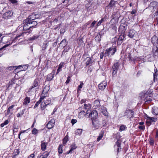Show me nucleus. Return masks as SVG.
Returning a JSON list of instances; mask_svg holds the SVG:
<instances>
[{"label": "nucleus", "mask_w": 158, "mask_h": 158, "mask_svg": "<svg viewBox=\"0 0 158 158\" xmlns=\"http://www.w3.org/2000/svg\"><path fill=\"white\" fill-rule=\"evenodd\" d=\"M39 80L38 79H35L34 81L33 82L32 85V86L29 88L27 93L28 95H30L32 93L34 92V88L35 89V92L37 91V89L39 88V83H38Z\"/></svg>", "instance_id": "f257e3e1"}, {"label": "nucleus", "mask_w": 158, "mask_h": 158, "mask_svg": "<svg viewBox=\"0 0 158 158\" xmlns=\"http://www.w3.org/2000/svg\"><path fill=\"white\" fill-rule=\"evenodd\" d=\"M151 41L153 44V52H154L155 55L158 52V38L156 36L154 35L151 38Z\"/></svg>", "instance_id": "f03ea898"}, {"label": "nucleus", "mask_w": 158, "mask_h": 158, "mask_svg": "<svg viewBox=\"0 0 158 158\" xmlns=\"http://www.w3.org/2000/svg\"><path fill=\"white\" fill-rule=\"evenodd\" d=\"M29 20L25 19L23 21V23L24 24L23 26V29L25 31L22 33L23 34H28L31 32V27L30 26L28 22Z\"/></svg>", "instance_id": "7ed1b4c3"}, {"label": "nucleus", "mask_w": 158, "mask_h": 158, "mask_svg": "<svg viewBox=\"0 0 158 158\" xmlns=\"http://www.w3.org/2000/svg\"><path fill=\"white\" fill-rule=\"evenodd\" d=\"M2 16L3 18L7 19H10L13 15V12L11 10H6V7H5L2 11Z\"/></svg>", "instance_id": "20e7f679"}, {"label": "nucleus", "mask_w": 158, "mask_h": 158, "mask_svg": "<svg viewBox=\"0 0 158 158\" xmlns=\"http://www.w3.org/2000/svg\"><path fill=\"white\" fill-rule=\"evenodd\" d=\"M116 51V47H111L106 49L105 55L106 56H107L108 57H110L114 55Z\"/></svg>", "instance_id": "39448f33"}, {"label": "nucleus", "mask_w": 158, "mask_h": 158, "mask_svg": "<svg viewBox=\"0 0 158 158\" xmlns=\"http://www.w3.org/2000/svg\"><path fill=\"white\" fill-rule=\"evenodd\" d=\"M98 116L97 112L95 110L92 111L89 114V117L91 118L92 120L97 119Z\"/></svg>", "instance_id": "423d86ee"}, {"label": "nucleus", "mask_w": 158, "mask_h": 158, "mask_svg": "<svg viewBox=\"0 0 158 158\" xmlns=\"http://www.w3.org/2000/svg\"><path fill=\"white\" fill-rule=\"evenodd\" d=\"M134 111L131 110H126L124 113V116L127 118H133L134 115Z\"/></svg>", "instance_id": "0eeeda50"}, {"label": "nucleus", "mask_w": 158, "mask_h": 158, "mask_svg": "<svg viewBox=\"0 0 158 158\" xmlns=\"http://www.w3.org/2000/svg\"><path fill=\"white\" fill-rule=\"evenodd\" d=\"M127 24L124 23H121L119 28V31L122 33H124L127 28Z\"/></svg>", "instance_id": "6e6552de"}, {"label": "nucleus", "mask_w": 158, "mask_h": 158, "mask_svg": "<svg viewBox=\"0 0 158 158\" xmlns=\"http://www.w3.org/2000/svg\"><path fill=\"white\" fill-rule=\"evenodd\" d=\"M152 90L151 89H149L147 91H144L140 94V95L142 97H145L146 96L151 95L152 93Z\"/></svg>", "instance_id": "1a4fd4ad"}, {"label": "nucleus", "mask_w": 158, "mask_h": 158, "mask_svg": "<svg viewBox=\"0 0 158 158\" xmlns=\"http://www.w3.org/2000/svg\"><path fill=\"white\" fill-rule=\"evenodd\" d=\"M124 38L125 37L124 34H121L119 35L118 38L115 37L114 39L116 40H117L118 39L117 44L118 45H120L122 43L123 41L124 40Z\"/></svg>", "instance_id": "9d476101"}, {"label": "nucleus", "mask_w": 158, "mask_h": 158, "mask_svg": "<svg viewBox=\"0 0 158 158\" xmlns=\"http://www.w3.org/2000/svg\"><path fill=\"white\" fill-rule=\"evenodd\" d=\"M119 64L118 62L115 63L112 66L113 72H112L113 75H115L117 73V72L118 69Z\"/></svg>", "instance_id": "9b49d317"}, {"label": "nucleus", "mask_w": 158, "mask_h": 158, "mask_svg": "<svg viewBox=\"0 0 158 158\" xmlns=\"http://www.w3.org/2000/svg\"><path fill=\"white\" fill-rule=\"evenodd\" d=\"M145 98L144 101L145 104H148L150 103L152 101V95L146 96L145 97H141V98Z\"/></svg>", "instance_id": "f8f14e48"}, {"label": "nucleus", "mask_w": 158, "mask_h": 158, "mask_svg": "<svg viewBox=\"0 0 158 158\" xmlns=\"http://www.w3.org/2000/svg\"><path fill=\"white\" fill-rule=\"evenodd\" d=\"M92 124L94 127L96 129H98L100 127L99 122L98 120L97 119L92 120Z\"/></svg>", "instance_id": "ddd939ff"}, {"label": "nucleus", "mask_w": 158, "mask_h": 158, "mask_svg": "<svg viewBox=\"0 0 158 158\" xmlns=\"http://www.w3.org/2000/svg\"><path fill=\"white\" fill-rule=\"evenodd\" d=\"M100 111L105 116H107L108 115V112L107 111L106 108L103 106H101L99 108Z\"/></svg>", "instance_id": "4468645a"}, {"label": "nucleus", "mask_w": 158, "mask_h": 158, "mask_svg": "<svg viewBox=\"0 0 158 158\" xmlns=\"http://www.w3.org/2000/svg\"><path fill=\"white\" fill-rule=\"evenodd\" d=\"M89 111L88 110H87L85 112V111H82L80 112H79L78 115V117L80 118H83L85 115V114H89V112H88Z\"/></svg>", "instance_id": "2eb2a0df"}, {"label": "nucleus", "mask_w": 158, "mask_h": 158, "mask_svg": "<svg viewBox=\"0 0 158 158\" xmlns=\"http://www.w3.org/2000/svg\"><path fill=\"white\" fill-rule=\"evenodd\" d=\"M106 85V82L105 81H103L98 85V87L99 89L102 90L104 89Z\"/></svg>", "instance_id": "dca6fc26"}, {"label": "nucleus", "mask_w": 158, "mask_h": 158, "mask_svg": "<svg viewBox=\"0 0 158 158\" xmlns=\"http://www.w3.org/2000/svg\"><path fill=\"white\" fill-rule=\"evenodd\" d=\"M55 121L54 119H51L47 125V127L49 129L52 128L54 125Z\"/></svg>", "instance_id": "f3484780"}, {"label": "nucleus", "mask_w": 158, "mask_h": 158, "mask_svg": "<svg viewBox=\"0 0 158 158\" xmlns=\"http://www.w3.org/2000/svg\"><path fill=\"white\" fill-rule=\"evenodd\" d=\"M51 102V99L50 98L48 99V102H42L41 104V109L42 110H44L43 108H45L46 106L49 105Z\"/></svg>", "instance_id": "a211bd4d"}, {"label": "nucleus", "mask_w": 158, "mask_h": 158, "mask_svg": "<svg viewBox=\"0 0 158 158\" xmlns=\"http://www.w3.org/2000/svg\"><path fill=\"white\" fill-rule=\"evenodd\" d=\"M16 68L15 69H20L21 70H19V71H23L24 69L23 68V66L22 65H19L18 66H11L8 67V69L10 70H12L14 69V68Z\"/></svg>", "instance_id": "6ab92c4d"}, {"label": "nucleus", "mask_w": 158, "mask_h": 158, "mask_svg": "<svg viewBox=\"0 0 158 158\" xmlns=\"http://www.w3.org/2000/svg\"><path fill=\"white\" fill-rule=\"evenodd\" d=\"M128 56L129 60L131 61L135 62V56L133 52H131L128 54Z\"/></svg>", "instance_id": "aec40b11"}, {"label": "nucleus", "mask_w": 158, "mask_h": 158, "mask_svg": "<svg viewBox=\"0 0 158 158\" xmlns=\"http://www.w3.org/2000/svg\"><path fill=\"white\" fill-rule=\"evenodd\" d=\"M49 155V153L47 152H45L43 153H40L37 158H47Z\"/></svg>", "instance_id": "412c9836"}, {"label": "nucleus", "mask_w": 158, "mask_h": 158, "mask_svg": "<svg viewBox=\"0 0 158 158\" xmlns=\"http://www.w3.org/2000/svg\"><path fill=\"white\" fill-rule=\"evenodd\" d=\"M135 33L136 31L135 30L131 29L129 31L127 35L130 38H132L134 37Z\"/></svg>", "instance_id": "4be33fe9"}, {"label": "nucleus", "mask_w": 158, "mask_h": 158, "mask_svg": "<svg viewBox=\"0 0 158 158\" xmlns=\"http://www.w3.org/2000/svg\"><path fill=\"white\" fill-rule=\"evenodd\" d=\"M121 142L119 140H118L116 142L115 145H114L115 147H117V151L118 152H119V151H120V150L121 149Z\"/></svg>", "instance_id": "5701e85b"}, {"label": "nucleus", "mask_w": 158, "mask_h": 158, "mask_svg": "<svg viewBox=\"0 0 158 158\" xmlns=\"http://www.w3.org/2000/svg\"><path fill=\"white\" fill-rule=\"evenodd\" d=\"M15 106L14 105H11L10 106L8 109L6 114L7 115L9 114H12L13 113V108Z\"/></svg>", "instance_id": "b1692460"}, {"label": "nucleus", "mask_w": 158, "mask_h": 158, "mask_svg": "<svg viewBox=\"0 0 158 158\" xmlns=\"http://www.w3.org/2000/svg\"><path fill=\"white\" fill-rule=\"evenodd\" d=\"M101 106L100 102L98 100H96L94 102L93 107L95 109H98L100 108V107Z\"/></svg>", "instance_id": "393cba45"}, {"label": "nucleus", "mask_w": 158, "mask_h": 158, "mask_svg": "<svg viewBox=\"0 0 158 158\" xmlns=\"http://www.w3.org/2000/svg\"><path fill=\"white\" fill-rule=\"evenodd\" d=\"M157 6V3L156 2H153L150 3L149 6V8L150 9H152L153 10L154 8L156 7Z\"/></svg>", "instance_id": "a878e982"}, {"label": "nucleus", "mask_w": 158, "mask_h": 158, "mask_svg": "<svg viewBox=\"0 0 158 158\" xmlns=\"http://www.w3.org/2000/svg\"><path fill=\"white\" fill-rule=\"evenodd\" d=\"M86 61L85 63L86 65L91 66L93 62V61L90 57H87L86 58Z\"/></svg>", "instance_id": "bb28decb"}, {"label": "nucleus", "mask_w": 158, "mask_h": 158, "mask_svg": "<svg viewBox=\"0 0 158 158\" xmlns=\"http://www.w3.org/2000/svg\"><path fill=\"white\" fill-rule=\"evenodd\" d=\"M101 32L98 33L96 36L95 37V41L98 42H100L101 40Z\"/></svg>", "instance_id": "cd10ccee"}, {"label": "nucleus", "mask_w": 158, "mask_h": 158, "mask_svg": "<svg viewBox=\"0 0 158 158\" xmlns=\"http://www.w3.org/2000/svg\"><path fill=\"white\" fill-rule=\"evenodd\" d=\"M146 118L150 121L151 122H155L156 121L157 119L156 118L150 117L148 116H146Z\"/></svg>", "instance_id": "c85d7f7f"}, {"label": "nucleus", "mask_w": 158, "mask_h": 158, "mask_svg": "<svg viewBox=\"0 0 158 158\" xmlns=\"http://www.w3.org/2000/svg\"><path fill=\"white\" fill-rule=\"evenodd\" d=\"M29 23V24H30V26L31 27V28L33 27H35L36 26L37 24V23L36 21H29V20L28 22Z\"/></svg>", "instance_id": "c756f323"}, {"label": "nucleus", "mask_w": 158, "mask_h": 158, "mask_svg": "<svg viewBox=\"0 0 158 158\" xmlns=\"http://www.w3.org/2000/svg\"><path fill=\"white\" fill-rule=\"evenodd\" d=\"M30 98L27 97H26L24 99L23 102V105H27L30 102Z\"/></svg>", "instance_id": "7c9ffc66"}, {"label": "nucleus", "mask_w": 158, "mask_h": 158, "mask_svg": "<svg viewBox=\"0 0 158 158\" xmlns=\"http://www.w3.org/2000/svg\"><path fill=\"white\" fill-rule=\"evenodd\" d=\"M47 144L48 143H47L42 142L41 145V149L43 151L46 150Z\"/></svg>", "instance_id": "2f4dec72"}, {"label": "nucleus", "mask_w": 158, "mask_h": 158, "mask_svg": "<svg viewBox=\"0 0 158 158\" xmlns=\"http://www.w3.org/2000/svg\"><path fill=\"white\" fill-rule=\"evenodd\" d=\"M116 2L114 1V0H111L108 6L111 8L115 6Z\"/></svg>", "instance_id": "473e14b6"}, {"label": "nucleus", "mask_w": 158, "mask_h": 158, "mask_svg": "<svg viewBox=\"0 0 158 158\" xmlns=\"http://www.w3.org/2000/svg\"><path fill=\"white\" fill-rule=\"evenodd\" d=\"M35 19V13H34L32 14L31 15L29 16L28 19H26V20H28L30 21H33Z\"/></svg>", "instance_id": "72a5a7b5"}, {"label": "nucleus", "mask_w": 158, "mask_h": 158, "mask_svg": "<svg viewBox=\"0 0 158 158\" xmlns=\"http://www.w3.org/2000/svg\"><path fill=\"white\" fill-rule=\"evenodd\" d=\"M152 113L154 115H157L158 114V108L157 107H154L152 108Z\"/></svg>", "instance_id": "f704fd0d"}, {"label": "nucleus", "mask_w": 158, "mask_h": 158, "mask_svg": "<svg viewBox=\"0 0 158 158\" xmlns=\"http://www.w3.org/2000/svg\"><path fill=\"white\" fill-rule=\"evenodd\" d=\"M48 42L46 41L43 43L42 46V49L43 50H44L48 46Z\"/></svg>", "instance_id": "c9c22d12"}, {"label": "nucleus", "mask_w": 158, "mask_h": 158, "mask_svg": "<svg viewBox=\"0 0 158 158\" xmlns=\"http://www.w3.org/2000/svg\"><path fill=\"white\" fill-rule=\"evenodd\" d=\"M63 65L64 63L63 62H61L60 64L56 71L57 74H58L60 72V71L61 70V69L63 67Z\"/></svg>", "instance_id": "e433bc0d"}, {"label": "nucleus", "mask_w": 158, "mask_h": 158, "mask_svg": "<svg viewBox=\"0 0 158 158\" xmlns=\"http://www.w3.org/2000/svg\"><path fill=\"white\" fill-rule=\"evenodd\" d=\"M104 132L103 131H101L99 134V135L97 139V141H99L102 138Z\"/></svg>", "instance_id": "4c0bfd02"}, {"label": "nucleus", "mask_w": 158, "mask_h": 158, "mask_svg": "<svg viewBox=\"0 0 158 158\" xmlns=\"http://www.w3.org/2000/svg\"><path fill=\"white\" fill-rule=\"evenodd\" d=\"M53 77L54 76L53 74L52 73H50L47 76V80L48 81H50L53 78Z\"/></svg>", "instance_id": "58836bf2"}, {"label": "nucleus", "mask_w": 158, "mask_h": 158, "mask_svg": "<svg viewBox=\"0 0 158 158\" xmlns=\"http://www.w3.org/2000/svg\"><path fill=\"white\" fill-rule=\"evenodd\" d=\"M82 129H77L75 132V134L76 135H81L82 132Z\"/></svg>", "instance_id": "ea45409f"}, {"label": "nucleus", "mask_w": 158, "mask_h": 158, "mask_svg": "<svg viewBox=\"0 0 158 158\" xmlns=\"http://www.w3.org/2000/svg\"><path fill=\"white\" fill-rule=\"evenodd\" d=\"M68 141V136L66 135L64 139H63V144L64 145H65L66 144L67 142Z\"/></svg>", "instance_id": "a19ab883"}, {"label": "nucleus", "mask_w": 158, "mask_h": 158, "mask_svg": "<svg viewBox=\"0 0 158 158\" xmlns=\"http://www.w3.org/2000/svg\"><path fill=\"white\" fill-rule=\"evenodd\" d=\"M25 110V109H24L20 111L17 114V117L19 118L21 117L23 115Z\"/></svg>", "instance_id": "79ce46f5"}, {"label": "nucleus", "mask_w": 158, "mask_h": 158, "mask_svg": "<svg viewBox=\"0 0 158 158\" xmlns=\"http://www.w3.org/2000/svg\"><path fill=\"white\" fill-rule=\"evenodd\" d=\"M60 45L62 47H64L66 46V40L65 39L62 40L60 43Z\"/></svg>", "instance_id": "37998d69"}, {"label": "nucleus", "mask_w": 158, "mask_h": 158, "mask_svg": "<svg viewBox=\"0 0 158 158\" xmlns=\"http://www.w3.org/2000/svg\"><path fill=\"white\" fill-rule=\"evenodd\" d=\"M77 148V146L75 144L71 145L70 146V150L73 151V150L76 149Z\"/></svg>", "instance_id": "c03bdc74"}, {"label": "nucleus", "mask_w": 158, "mask_h": 158, "mask_svg": "<svg viewBox=\"0 0 158 158\" xmlns=\"http://www.w3.org/2000/svg\"><path fill=\"white\" fill-rule=\"evenodd\" d=\"M90 107V105L89 104H85L84 106V108L87 111V110Z\"/></svg>", "instance_id": "a18cd8bd"}, {"label": "nucleus", "mask_w": 158, "mask_h": 158, "mask_svg": "<svg viewBox=\"0 0 158 158\" xmlns=\"http://www.w3.org/2000/svg\"><path fill=\"white\" fill-rule=\"evenodd\" d=\"M58 152L60 154H61L62 153V146L61 145H60L59 146Z\"/></svg>", "instance_id": "49530a36"}, {"label": "nucleus", "mask_w": 158, "mask_h": 158, "mask_svg": "<svg viewBox=\"0 0 158 158\" xmlns=\"http://www.w3.org/2000/svg\"><path fill=\"white\" fill-rule=\"evenodd\" d=\"M84 84L82 82H81L80 85L78 86V88L77 89V91L78 93L79 91L81 90V89L82 88L83 85Z\"/></svg>", "instance_id": "de8ad7c7"}, {"label": "nucleus", "mask_w": 158, "mask_h": 158, "mask_svg": "<svg viewBox=\"0 0 158 158\" xmlns=\"http://www.w3.org/2000/svg\"><path fill=\"white\" fill-rule=\"evenodd\" d=\"M39 36V35H35L32 37L30 38V40H34L37 39Z\"/></svg>", "instance_id": "09e8293b"}, {"label": "nucleus", "mask_w": 158, "mask_h": 158, "mask_svg": "<svg viewBox=\"0 0 158 158\" xmlns=\"http://www.w3.org/2000/svg\"><path fill=\"white\" fill-rule=\"evenodd\" d=\"M126 126L124 125H122L120 126V128L119 131H123L125 130L126 128Z\"/></svg>", "instance_id": "8fccbe9b"}, {"label": "nucleus", "mask_w": 158, "mask_h": 158, "mask_svg": "<svg viewBox=\"0 0 158 158\" xmlns=\"http://www.w3.org/2000/svg\"><path fill=\"white\" fill-rule=\"evenodd\" d=\"M49 89L48 86H47V85L44 88L43 92H44V93L47 92L49 90Z\"/></svg>", "instance_id": "3c124183"}, {"label": "nucleus", "mask_w": 158, "mask_h": 158, "mask_svg": "<svg viewBox=\"0 0 158 158\" xmlns=\"http://www.w3.org/2000/svg\"><path fill=\"white\" fill-rule=\"evenodd\" d=\"M9 123V121L7 120H6L3 123L1 124V127H3L5 125Z\"/></svg>", "instance_id": "603ef678"}, {"label": "nucleus", "mask_w": 158, "mask_h": 158, "mask_svg": "<svg viewBox=\"0 0 158 158\" xmlns=\"http://www.w3.org/2000/svg\"><path fill=\"white\" fill-rule=\"evenodd\" d=\"M104 21V18L102 19L100 21H99L97 24V26H98L100 25Z\"/></svg>", "instance_id": "864d4df0"}, {"label": "nucleus", "mask_w": 158, "mask_h": 158, "mask_svg": "<svg viewBox=\"0 0 158 158\" xmlns=\"http://www.w3.org/2000/svg\"><path fill=\"white\" fill-rule=\"evenodd\" d=\"M41 102H40V101L39 100L38 102H37L35 104L34 107V108L35 109L36 107H37L40 104V103Z\"/></svg>", "instance_id": "5fc2aeb1"}, {"label": "nucleus", "mask_w": 158, "mask_h": 158, "mask_svg": "<svg viewBox=\"0 0 158 158\" xmlns=\"http://www.w3.org/2000/svg\"><path fill=\"white\" fill-rule=\"evenodd\" d=\"M37 130L36 128H34L32 131V133L33 134L35 135L37 133Z\"/></svg>", "instance_id": "6e6d98bb"}, {"label": "nucleus", "mask_w": 158, "mask_h": 158, "mask_svg": "<svg viewBox=\"0 0 158 158\" xmlns=\"http://www.w3.org/2000/svg\"><path fill=\"white\" fill-rule=\"evenodd\" d=\"M154 140L151 138L150 139L149 143L150 145L153 146L154 145Z\"/></svg>", "instance_id": "4d7b16f0"}, {"label": "nucleus", "mask_w": 158, "mask_h": 158, "mask_svg": "<svg viewBox=\"0 0 158 158\" xmlns=\"http://www.w3.org/2000/svg\"><path fill=\"white\" fill-rule=\"evenodd\" d=\"M154 19H158V12L156 11L154 17Z\"/></svg>", "instance_id": "13d9d810"}, {"label": "nucleus", "mask_w": 158, "mask_h": 158, "mask_svg": "<svg viewBox=\"0 0 158 158\" xmlns=\"http://www.w3.org/2000/svg\"><path fill=\"white\" fill-rule=\"evenodd\" d=\"M20 152L19 151V149H17L15 150L14 151V153L15 155H18L19 154Z\"/></svg>", "instance_id": "bf43d9fd"}, {"label": "nucleus", "mask_w": 158, "mask_h": 158, "mask_svg": "<svg viewBox=\"0 0 158 158\" xmlns=\"http://www.w3.org/2000/svg\"><path fill=\"white\" fill-rule=\"evenodd\" d=\"M70 80V77L68 76L67 78V80L65 82V83L67 84H68Z\"/></svg>", "instance_id": "052dcab7"}, {"label": "nucleus", "mask_w": 158, "mask_h": 158, "mask_svg": "<svg viewBox=\"0 0 158 158\" xmlns=\"http://www.w3.org/2000/svg\"><path fill=\"white\" fill-rule=\"evenodd\" d=\"M17 80H16L15 79H12L11 82L10 81L9 82L10 84H12L14 83H15L16 82V81Z\"/></svg>", "instance_id": "680f3d73"}, {"label": "nucleus", "mask_w": 158, "mask_h": 158, "mask_svg": "<svg viewBox=\"0 0 158 158\" xmlns=\"http://www.w3.org/2000/svg\"><path fill=\"white\" fill-rule=\"evenodd\" d=\"M77 120L76 119H72L71 120V123L73 125L75 123L77 122Z\"/></svg>", "instance_id": "e2e57ef3"}, {"label": "nucleus", "mask_w": 158, "mask_h": 158, "mask_svg": "<svg viewBox=\"0 0 158 158\" xmlns=\"http://www.w3.org/2000/svg\"><path fill=\"white\" fill-rule=\"evenodd\" d=\"M104 56H105V57L106 56H105V53H104L103 52H101V53L100 54V59H102L103 58Z\"/></svg>", "instance_id": "0e129e2a"}, {"label": "nucleus", "mask_w": 158, "mask_h": 158, "mask_svg": "<svg viewBox=\"0 0 158 158\" xmlns=\"http://www.w3.org/2000/svg\"><path fill=\"white\" fill-rule=\"evenodd\" d=\"M139 128L141 130H144L145 129V126H140L139 127Z\"/></svg>", "instance_id": "69168bd1"}, {"label": "nucleus", "mask_w": 158, "mask_h": 158, "mask_svg": "<svg viewBox=\"0 0 158 158\" xmlns=\"http://www.w3.org/2000/svg\"><path fill=\"white\" fill-rule=\"evenodd\" d=\"M96 21H94L93 23H91L90 26V27H93L94 26L95 24H96Z\"/></svg>", "instance_id": "338daca9"}, {"label": "nucleus", "mask_w": 158, "mask_h": 158, "mask_svg": "<svg viewBox=\"0 0 158 158\" xmlns=\"http://www.w3.org/2000/svg\"><path fill=\"white\" fill-rule=\"evenodd\" d=\"M34 156L35 155L34 154H31L29 156L28 158H34Z\"/></svg>", "instance_id": "774afa93"}]
</instances>
